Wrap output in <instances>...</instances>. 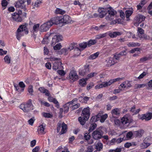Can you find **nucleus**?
I'll use <instances>...</instances> for the list:
<instances>
[{
  "label": "nucleus",
  "instance_id": "20e7f679",
  "mask_svg": "<svg viewBox=\"0 0 152 152\" xmlns=\"http://www.w3.org/2000/svg\"><path fill=\"white\" fill-rule=\"evenodd\" d=\"M19 107L25 112H28L33 109V106L30 100L26 104H21Z\"/></svg>",
  "mask_w": 152,
  "mask_h": 152
},
{
  "label": "nucleus",
  "instance_id": "6e6d98bb",
  "mask_svg": "<svg viewBox=\"0 0 152 152\" xmlns=\"http://www.w3.org/2000/svg\"><path fill=\"white\" fill-rule=\"evenodd\" d=\"M145 86L144 84H138L135 85V88L136 89L144 87Z\"/></svg>",
  "mask_w": 152,
  "mask_h": 152
},
{
  "label": "nucleus",
  "instance_id": "13d9d810",
  "mask_svg": "<svg viewBox=\"0 0 152 152\" xmlns=\"http://www.w3.org/2000/svg\"><path fill=\"white\" fill-rule=\"evenodd\" d=\"M118 88H119L118 89H115L114 90V91L113 92V94H117L120 93V92L121 91H123V89H122V88H120V86H119Z\"/></svg>",
  "mask_w": 152,
  "mask_h": 152
},
{
  "label": "nucleus",
  "instance_id": "72a5a7b5",
  "mask_svg": "<svg viewBox=\"0 0 152 152\" xmlns=\"http://www.w3.org/2000/svg\"><path fill=\"white\" fill-rule=\"evenodd\" d=\"M87 80L86 78L85 79H82L80 80L79 81V84L82 87L85 86L86 84V81Z\"/></svg>",
  "mask_w": 152,
  "mask_h": 152
},
{
  "label": "nucleus",
  "instance_id": "5701e85b",
  "mask_svg": "<svg viewBox=\"0 0 152 152\" xmlns=\"http://www.w3.org/2000/svg\"><path fill=\"white\" fill-rule=\"evenodd\" d=\"M45 126H44L43 124H41L38 126L37 131L39 133L44 134V130L45 129Z\"/></svg>",
  "mask_w": 152,
  "mask_h": 152
},
{
  "label": "nucleus",
  "instance_id": "f3484780",
  "mask_svg": "<svg viewBox=\"0 0 152 152\" xmlns=\"http://www.w3.org/2000/svg\"><path fill=\"white\" fill-rule=\"evenodd\" d=\"M145 19V17L144 16L142 15H138L136 16L134 19L136 23L139 24L144 21Z\"/></svg>",
  "mask_w": 152,
  "mask_h": 152
},
{
  "label": "nucleus",
  "instance_id": "de8ad7c7",
  "mask_svg": "<svg viewBox=\"0 0 152 152\" xmlns=\"http://www.w3.org/2000/svg\"><path fill=\"white\" fill-rule=\"evenodd\" d=\"M96 126V124H91L88 130L89 132H91L94 130Z\"/></svg>",
  "mask_w": 152,
  "mask_h": 152
},
{
  "label": "nucleus",
  "instance_id": "dca6fc26",
  "mask_svg": "<svg viewBox=\"0 0 152 152\" xmlns=\"http://www.w3.org/2000/svg\"><path fill=\"white\" fill-rule=\"evenodd\" d=\"M89 66H85L83 69L79 70V74L81 76H84L86 73H88L89 72Z\"/></svg>",
  "mask_w": 152,
  "mask_h": 152
},
{
  "label": "nucleus",
  "instance_id": "052dcab7",
  "mask_svg": "<svg viewBox=\"0 0 152 152\" xmlns=\"http://www.w3.org/2000/svg\"><path fill=\"white\" fill-rule=\"evenodd\" d=\"M60 51L62 54H64V55H66L68 53L66 48L62 49Z\"/></svg>",
  "mask_w": 152,
  "mask_h": 152
},
{
  "label": "nucleus",
  "instance_id": "393cba45",
  "mask_svg": "<svg viewBox=\"0 0 152 152\" xmlns=\"http://www.w3.org/2000/svg\"><path fill=\"white\" fill-rule=\"evenodd\" d=\"M122 80V78H117L113 79L110 80V81L107 82L109 86L112 83H115L117 81H120Z\"/></svg>",
  "mask_w": 152,
  "mask_h": 152
},
{
  "label": "nucleus",
  "instance_id": "c756f323",
  "mask_svg": "<svg viewBox=\"0 0 152 152\" xmlns=\"http://www.w3.org/2000/svg\"><path fill=\"white\" fill-rule=\"evenodd\" d=\"M11 57L9 55H7L5 56L4 58V60L5 62L7 64H9L10 63Z\"/></svg>",
  "mask_w": 152,
  "mask_h": 152
},
{
  "label": "nucleus",
  "instance_id": "9d476101",
  "mask_svg": "<svg viewBox=\"0 0 152 152\" xmlns=\"http://www.w3.org/2000/svg\"><path fill=\"white\" fill-rule=\"evenodd\" d=\"M131 86V84L130 82L128 81H126L123 82L120 86V88L123 89V90H125L126 89H127Z\"/></svg>",
  "mask_w": 152,
  "mask_h": 152
},
{
  "label": "nucleus",
  "instance_id": "09e8293b",
  "mask_svg": "<svg viewBox=\"0 0 152 152\" xmlns=\"http://www.w3.org/2000/svg\"><path fill=\"white\" fill-rule=\"evenodd\" d=\"M137 32H138V36L139 37V36L140 35H142L143 34H144V30L139 27H138L137 29Z\"/></svg>",
  "mask_w": 152,
  "mask_h": 152
},
{
  "label": "nucleus",
  "instance_id": "c85d7f7f",
  "mask_svg": "<svg viewBox=\"0 0 152 152\" xmlns=\"http://www.w3.org/2000/svg\"><path fill=\"white\" fill-rule=\"evenodd\" d=\"M119 109L118 108H115L111 111V113L113 115H118L120 113Z\"/></svg>",
  "mask_w": 152,
  "mask_h": 152
},
{
  "label": "nucleus",
  "instance_id": "c03bdc74",
  "mask_svg": "<svg viewBox=\"0 0 152 152\" xmlns=\"http://www.w3.org/2000/svg\"><path fill=\"white\" fill-rule=\"evenodd\" d=\"M108 83H107V82H105L102 83L100 84H99L100 88H102L103 87H107L108 86H109Z\"/></svg>",
  "mask_w": 152,
  "mask_h": 152
},
{
  "label": "nucleus",
  "instance_id": "69168bd1",
  "mask_svg": "<svg viewBox=\"0 0 152 152\" xmlns=\"http://www.w3.org/2000/svg\"><path fill=\"white\" fill-rule=\"evenodd\" d=\"M57 72L59 75L62 76H64L65 74L64 71L62 70H58V71Z\"/></svg>",
  "mask_w": 152,
  "mask_h": 152
},
{
  "label": "nucleus",
  "instance_id": "aec40b11",
  "mask_svg": "<svg viewBox=\"0 0 152 152\" xmlns=\"http://www.w3.org/2000/svg\"><path fill=\"white\" fill-rule=\"evenodd\" d=\"M67 129L66 124H61V129L59 133V134L62 135L66 133L67 131Z\"/></svg>",
  "mask_w": 152,
  "mask_h": 152
},
{
  "label": "nucleus",
  "instance_id": "bb28decb",
  "mask_svg": "<svg viewBox=\"0 0 152 152\" xmlns=\"http://www.w3.org/2000/svg\"><path fill=\"white\" fill-rule=\"evenodd\" d=\"M103 144L101 142H99L96 144L95 145V148L97 151H100L103 148Z\"/></svg>",
  "mask_w": 152,
  "mask_h": 152
},
{
  "label": "nucleus",
  "instance_id": "2f4dec72",
  "mask_svg": "<svg viewBox=\"0 0 152 152\" xmlns=\"http://www.w3.org/2000/svg\"><path fill=\"white\" fill-rule=\"evenodd\" d=\"M127 45L129 47H134L136 46H140V44L137 42H129L127 44Z\"/></svg>",
  "mask_w": 152,
  "mask_h": 152
},
{
  "label": "nucleus",
  "instance_id": "c9c22d12",
  "mask_svg": "<svg viewBox=\"0 0 152 152\" xmlns=\"http://www.w3.org/2000/svg\"><path fill=\"white\" fill-rule=\"evenodd\" d=\"M151 145L149 143L143 142L140 145V147L142 149L146 148Z\"/></svg>",
  "mask_w": 152,
  "mask_h": 152
},
{
  "label": "nucleus",
  "instance_id": "603ef678",
  "mask_svg": "<svg viewBox=\"0 0 152 152\" xmlns=\"http://www.w3.org/2000/svg\"><path fill=\"white\" fill-rule=\"evenodd\" d=\"M140 48H135L134 49H132L131 50H130L129 52L130 53H135L136 51H140Z\"/></svg>",
  "mask_w": 152,
  "mask_h": 152
},
{
  "label": "nucleus",
  "instance_id": "4d7b16f0",
  "mask_svg": "<svg viewBox=\"0 0 152 152\" xmlns=\"http://www.w3.org/2000/svg\"><path fill=\"white\" fill-rule=\"evenodd\" d=\"M149 59V58L148 57H144L141 58L140 59V62L143 63Z\"/></svg>",
  "mask_w": 152,
  "mask_h": 152
},
{
  "label": "nucleus",
  "instance_id": "4be33fe9",
  "mask_svg": "<svg viewBox=\"0 0 152 152\" xmlns=\"http://www.w3.org/2000/svg\"><path fill=\"white\" fill-rule=\"evenodd\" d=\"M106 61L107 64L110 66L114 65L116 62V61H115L114 60V58H108L106 60Z\"/></svg>",
  "mask_w": 152,
  "mask_h": 152
},
{
  "label": "nucleus",
  "instance_id": "cd10ccee",
  "mask_svg": "<svg viewBox=\"0 0 152 152\" xmlns=\"http://www.w3.org/2000/svg\"><path fill=\"white\" fill-rule=\"evenodd\" d=\"M146 0H141L140 3L139 5H137V8L138 10L141 9L143 6L147 3Z\"/></svg>",
  "mask_w": 152,
  "mask_h": 152
},
{
  "label": "nucleus",
  "instance_id": "a878e982",
  "mask_svg": "<svg viewBox=\"0 0 152 152\" xmlns=\"http://www.w3.org/2000/svg\"><path fill=\"white\" fill-rule=\"evenodd\" d=\"M39 90L41 93H45V95L48 96H49L50 95V93L48 91L44 88L40 87L39 88Z\"/></svg>",
  "mask_w": 152,
  "mask_h": 152
},
{
  "label": "nucleus",
  "instance_id": "37998d69",
  "mask_svg": "<svg viewBox=\"0 0 152 152\" xmlns=\"http://www.w3.org/2000/svg\"><path fill=\"white\" fill-rule=\"evenodd\" d=\"M107 34L106 33H105L97 35L96 36V39H99L101 38H104L107 36Z\"/></svg>",
  "mask_w": 152,
  "mask_h": 152
},
{
  "label": "nucleus",
  "instance_id": "f8f14e48",
  "mask_svg": "<svg viewBox=\"0 0 152 152\" xmlns=\"http://www.w3.org/2000/svg\"><path fill=\"white\" fill-rule=\"evenodd\" d=\"M69 77L73 81H76L78 79V76L76 72L74 70H72L70 72Z\"/></svg>",
  "mask_w": 152,
  "mask_h": 152
},
{
  "label": "nucleus",
  "instance_id": "5fc2aeb1",
  "mask_svg": "<svg viewBox=\"0 0 152 152\" xmlns=\"http://www.w3.org/2000/svg\"><path fill=\"white\" fill-rule=\"evenodd\" d=\"M28 91L31 95H33V87L32 86H29L28 88Z\"/></svg>",
  "mask_w": 152,
  "mask_h": 152
},
{
  "label": "nucleus",
  "instance_id": "0e129e2a",
  "mask_svg": "<svg viewBox=\"0 0 152 152\" xmlns=\"http://www.w3.org/2000/svg\"><path fill=\"white\" fill-rule=\"evenodd\" d=\"M7 53V51L4 50L2 49H0V55L2 56L4 54H6Z\"/></svg>",
  "mask_w": 152,
  "mask_h": 152
},
{
  "label": "nucleus",
  "instance_id": "79ce46f5",
  "mask_svg": "<svg viewBox=\"0 0 152 152\" xmlns=\"http://www.w3.org/2000/svg\"><path fill=\"white\" fill-rule=\"evenodd\" d=\"M99 55V53L97 52L90 56L89 58L90 59H94L96 58Z\"/></svg>",
  "mask_w": 152,
  "mask_h": 152
},
{
  "label": "nucleus",
  "instance_id": "ea45409f",
  "mask_svg": "<svg viewBox=\"0 0 152 152\" xmlns=\"http://www.w3.org/2000/svg\"><path fill=\"white\" fill-rule=\"evenodd\" d=\"M42 114L43 116L45 118H51L53 116L52 113H44Z\"/></svg>",
  "mask_w": 152,
  "mask_h": 152
},
{
  "label": "nucleus",
  "instance_id": "680f3d73",
  "mask_svg": "<svg viewBox=\"0 0 152 152\" xmlns=\"http://www.w3.org/2000/svg\"><path fill=\"white\" fill-rule=\"evenodd\" d=\"M74 45L73 44H71L68 47L66 48V49H67V50L69 52V51H70L71 50H73L74 49Z\"/></svg>",
  "mask_w": 152,
  "mask_h": 152
},
{
  "label": "nucleus",
  "instance_id": "58836bf2",
  "mask_svg": "<svg viewBox=\"0 0 152 152\" xmlns=\"http://www.w3.org/2000/svg\"><path fill=\"white\" fill-rule=\"evenodd\" d=\"M132 11L131 10H127L125 12L126 17L127 18V20H128L129 17L130 16L132 13Z\"/></svg>",
  "mask_w": 152,
  "mask_h": 152
},
{
  "label": "nucleus",
  "instance_id": "6e6552de",
  "mask_svg": "<svg viewBox=\"0 0 152 152\" xmlns=\"http://www.w3.org/2000/svg\"><path fill=\"white\" fill-rule=\"evenodd\" d=\"M140 119L148 121L152 118V113H148L144 114H142L139 117Z\"/></svg>",
  "mask_w": 152,
  "mask_h": 152
},
{
  "label": "nucleus",
  "instance_id": "a211bd4d",
  "mask_svg": "<svg viewBox=\"0 0 152 152\" xmlns=\"http://www.w3.org/2000/svg\"><path fill=\"white\" fill-rule=\"evenodd\" d=\"M99 12V16L100 18H102L107 14L106 9L103 8H99L98 9Z\"/></svg>",
  "mask_w": 152,
  "mask_h": 152
},
{
  "label": "nucleus",
  "instance_id": "7c9ffc66",
  "mask_svg": "<svg viewBox=\"0 0 152 152\" xmlns=\"http://www.w3.org/2000/svg\"><path fill=\"white\" fill-rule=\"evenodd\" d=\"M99 120V118L97 115L93 116L90 120V122L92 124H94L95 122Z\"/></svg>",
  "mask_w": 152,
  "mask_h": 152
},
{
  "label": "nucleus",
  "instance_id": "473e14b6",
  "mask_svg": "<svg viewBox=\"0 0 152 152\" xmlns=\"http://www.w3.org/2000/svg\"><path fill=\"white\" fill-rule=\"evenodd\" d=\"M139 37L141 39H143L145 40L151 39L152 40V38H150L149 36H147L146 34H143L142 35H140L139 36Z\"/></svg>",
  "mask_w": 152,
  "mask_h": 152
},
{
  "label": "nucleus",
  "instance_id": "e2e57ef3",
  "mask_svg": "<svg viewBox=\"0 0 152 152\" xmlns=\"http://www.w3.org/2000/svg\"><path fill=\"white\" fill-rule=\"evenodd\" d=\"M61 47V45L60 43H58L53 47L54 49L55 50L60 49Z\"/></svg>",
  "mask_w": 152,
  "mask_h": 152
},
{
  "label": "nucleus",
  "instance_id": "8fccbe9b",
  "mask_svg": "<svg viewBox=\"0 0 152 152\" xmlns=\"http://www.w3.org/2000/svg\"><path fill=\"white\" fill-rule=\"evenodd\" d=\"M39 24H37L35 25L33 27V31L34 32H36L39 29Z\"/></svg>",
  "mask_w": 152,
  "mask_h": 152
},
{
  "label": "nucleus",
  "instance_id": "e433bc0d",
  "mask_svg": "<svg viewBox=\"0 0 152 152\" xmlns=\"http://www.w3.org/2000/svg\"><path fill=\"white\" fill-rule=\"evenodd\" d=\"M66 12L64 10L59 8H57L55 10V13L56 14H59L61 15H63Z\"/></svg>",
  "mask_w": 152,
  "mask_h": 152
},
{
  "label": "nucleus",
  "instance_id": "9b49d317",
  "mask_svg": "<svg viewBox=\"0 0 152 152\" xmlns=\"http://www.w3.org/2000/svg\"><path fill=\"white\" fill-rule=\"evenodd\" d=\"M25 2V0H18L15 4V6L16 8H20L21 9H25V5L24 4Z\"/></svg>",
  "mask_w": 152,
  "mask_h": 152
},
{
  "label": "nucleus",
  "instance_id": "338daca9",
  "mask_svg": "<svg viewBox=\"0 0 152 152\" xmlns=\"http://www.w3.org/2000/svg\"><path fill=\"white\" fill-rule=\"evenodd\" d=\"M17 14H18V15L19 16H20V15L23 14V16H24V17H25L26 16V13L24 12H23V13L22 12V11H21V10H19L18 11Z\"/></svg>",
  "mask_w": 152,
  "mask_h": 152
},
{
  "label": "nucleus",
  "instance_id": "423d86ee",
  "mask_svg": "<svg viewBox=\"0 0 152 152\" xmlns=\"http://www.w3.org/2000/svg\"><path fill=\"white\" fill-rule=\"evenodd\" d=\"M103 134L104 132L100 129H97L93 132L92 136L94 139L98 140L102 138Z\"/></svg>",
  "mask_w": 152,
  "mask_h": 152
},
{
  "label": "nucleus",
  "instance_id": "0eeeda50",
  "mask_svg": "<svg viewBox=\"0 0 152 152\" xmlns=\"http://www.w3.org/2000/svg\"><path fill=\"white\" fill-rule=\"evenodd\" d=\"M52 23H50L49 20L44 23L40 26L39 28L40 31L44 32L48 31L50 28L52 26L51 25Z\"/></svg>",
  "mask_w": 152,
  "mask_h": 152
},
{
  "label": "nucleus",
  "instance_id": "7ed1b4c3",
  "mask_svg": "<svg viewBox=\"0 0 152 152\" xmlns=\"http://www.w3.org/2000/svg\"><path fill=\"white\" fill-rule=\"evenodd\" d=\"M121 122L122 124L124 123L130 124L133 122V120L131 118L129 114L127 113L121 119V121L118 119L115 118L114 119V124H120Z\"/></svg>",
  "mask_w": 152,
  "mask_h": 152
},
{
  "label": "nucleus",
  "instance_id": "2eb2a0df",
  "mask_svg": "<svg viewBox=\"0 0 152 152\" xmlns=\"http://www.w3.org/2000/svg\"><path fill=\"white\" fill-rule=\"evenodd\" d=\"M61 61H55L53 64V69L56 70L58 69H62L63 66H61Z\"/></svg>",
  "mask_w": 152,
  "mask_h": 152
},
{
  "label": "nucleus",
  "instance_id": "864d4df0",
  "mask_svg": "<svg viewBox=\"0 0 152 152\" xmlns=\"http://www.w3.org/2000/svg\"><path fill=\"white\" fill-rule=\"evenodd\" d=\"M96 75V73L95 72H92L90 74H88V77L86 78V80H87L88 79L91 78L95 75Z\"/></svg>",
  "mask_w": 152,
  "mask_h": 152
},
{
  "label": "nucleus",
  "instance_id": "a19ab883",
  "mask_svg": "<svg viewBox=\"0 0 152 152\" xmlns=\"http://www.w3.org/2000/svg\"><path fill=\"white\" fill-rule=\"evenodd\" d=\"M41 3V1H36L35 3L32 5L33 8L35 9L36 8L38 7Z\"/></svg>",
  "mask_w": 152,
  "mask_h": 152
},
{
  "label": "nucleus",
  "instance_id": "49530a36",
  "mask_svg": "<svg viewBox=\"0 0 152 152\" xmlns=\"http://www.w3.org/2000/svg\"><path fill=\"white\" fill-rule=\"evenodd\" d=\"M96 42V41L95 40H90L87 43L88 46H91L92 45H94Z\"/></svg>",
  "mask_w": 152,
  "mask_h": 152
},
{
  "label": "nucleus",
  "instance_id": "3c124183",
  "mask_svg": "<svg viewBox=\"0 0 152 152\" xmlns=\"http://www.w3.org/2000/svg\"><path fill=\"white\" fill-rule=\"evenodd\" d=\"M87 45L86 42H83L79 44V46L80 48L82 49H84L86 48Z\"/></svg>",
  "mask_w": 152,
  "mask_h": 152
},
{
  "label": "nucleus",
  "instance_id": "ddd939ff",
  "mask_svg": "<svg viewBox=\"0 0 152 152\" xmlns=\"http://www.w3.org/2000/svg\"><path fill=\"white\" fill-rule=\"evenodd\" d=\"M12 20L16 22H21L22 20L21 16H19L17 13L15 12L12 14Z\"/></svg>",
  "mask_w": 152,
  "mask_h": 152
},
{
  "label": "nucleus",
  "instance_id": "4468645a",
  "mask_svg": "<svg viewBox=\"0 0 152 152\" xmlns=\"http://www.w3.org/2000/svg\"><path fill=\"white\" fill-rule=\"evenodd\" d=\"M49 21L50 23H52L51 24L52 26L54 24H57L62 23L61 18L58 17L53 18Z\"/></svg>",
  "mask_w": 152,
  "mask_h": 152
},
{
  "label": "nucleus",
  "instance_id": "6ab92c4d",
  "mask_svg": "<svg viewBox=\"0 0 152 152\" xmlns=\"http://www.w3.org/2000/svg\"><path fill=\"white\" fill-rule=\"evenodd\" d=\"M61 22L64 23H71V18L68 15H64L62 18H61Z\"/></svg>",
  "mask_w": 152,
  "mask_h": 152
},
{
  "label": "nucleus",
  "instance_id": "4c0bfd02",
  "mask_svg": "<svg viewBox=\"0 0 152 152\" xmlns=\"http://www.w3.org/2000/svg\"><path fill=\"white\" fill-rule=\"evenodd\" d=\"M107 117L108 115L107 114L102 115L100 117V119H99L100 122L102 123H103Z\"/></svg>",
  "mask_w": 152,
  "mask_h": 152
},
{
  "label": "nucleus",
  "instance_id": "f704fd0d",
  "mask_svg": "<svg viewBox=\"0 0 152 152\" xmlns=\"http://www.w3.org/2000/svg\"><path fill=\"white\" fill-rule=\"evenodd\" d=\"M72 102H70L64 105V113H67L69 109V105L72 104Z\"/></svg>",
  "mask_w": 152,
  "mask_h": 152
},
{
  "label": "nucleus",
  "instance_id": "a18cd8bd",
  "mask_svg": "<svg viewBox=\"0 0 152 152\" xmlns=\"http://www.w3.org/2000/svg\"><path fill=\"white\" fill-rule=\"evenodd\" d=\"M8 4V2L5 0H3L1 2V5L3 10H4Z\"/></svg>",
  "mask_w": 152,
  "mask_h": 152
},
{
  "label": "nucleus",
  "instance_id": "b1692460",
  "mask_svg": "<svg viewBox=\"0 0 152 152\" xmlns=\"http://www.w3.org/2000/svg\"><path fill=\"white\" fill-rule=\"evenodd\" d=\"M144 131L143 130H140L134 132V135L136 137H140L143 134Z\"/></svg>",
  "mask_w": 152,
  "mask_h": 152
},
{
  "label": "nucleus",
  "instance_id": "f257e3e1",
  "mask_svg": "<svg viewBox=\"0 0 152 152\" xmlns=\"http://www.w3.org/2000/svg\"><path fill=\"white\" fill-rule=\"evenodd\" d=\"M27 24H24L20 25L17 29L16 33V36L17 39L20 40V38L24 34H28V31L27 28Z\"/></svg>",
  "mask_w": 152,
  "mask_h": 152
},
{
  "label": "nucleus",
  "instance_id": "774afa93",
  "mask_svg": "<svg viewBox=\"0 0 152 152\" xmlns=\"http://www.w3.org/2000/svg\"><path fill=\"white\" fill-rule=\"evenodd\" d=\"M39 149V147L37 146H36L32 150V152H38Z\"/></svg>",
  "mask_w": 152,
  "mask_h": 152
},
{
  "label": "nucleus",
  "instance_id": "412c9836",
  "mask_svg": "<svg viewBox=\"0 0 152 152\" xmlns=\"http://www.w3.org/2000/svg\"><path fill=\"white\" fill-rule=\"evenodd\" d=\"M121 34V32L115 31L110 33L109 35L111 38H113L115 37L118 36H120Z\"/></svg>",
  "mask_w": 152,
  "mask_h": 152
},
{
  "label": "nucleus",
  "instance_id": "1a4fd4ad",
  "mask_svg": "<svg viewBox=\"0 0 152 152\" xmlns=\"http://www.w3.org/2000/svg\"><path fill=\"white\" fill-rule=\"evenodd\" d=\"M61 35H56L53 37L51 44L52 45H54L56 43L61 41L62 39Z\"/></svg>",
  "mask_w": 152,
  "mask_h": 152
},
{
  "label": "nucleus",
  "instance_id": "bf43d9fd",
  "mask_svg": "<svg viewBox=\"0 0 152 152\" xmlns=\"http://www.w3.org/2000/svg\"><path fill=\"white\" fill-rule=\"evenodd\" d=\"M49 42L48 38L47 37L43 39L42 43L43 44H47Z\"/></svg>",
  "mask_w": 152,
  "mask_h": 152
},
{
  "label": "nucleus",
  "instance_id": "39448f33",
  "mask_svg": "<svg viewBox=\"0 0 152 152\" xmlns=\"http://www.w3.org/2000/svg\"><path fill=\"white\" fill-rule=\"evenodd\" d=\"M108 14L105 18L107 20H111L114 19L117 12L111 7H109L107 9Z\"/></svg>",
  "mask_w": 152,
  "mask_h": 152
},
{
  "label": "nucleus",
  "instance_id": "f03ea898",
  "mask_svg": "<svg viewBox=\"0 0 152 152\" xmlns=\"http://www.w3.org/2000/svg\"><path fill=\"white\" fill-rule=\"evenodd\" d=\"M90 108L89 107L84 108L82 111V116L78 118V121L80 124L84 123L88 119L90 115Z\"/></svg>",
  "mask_w": 152,
  "mask_h": 152
}]
</instances>
